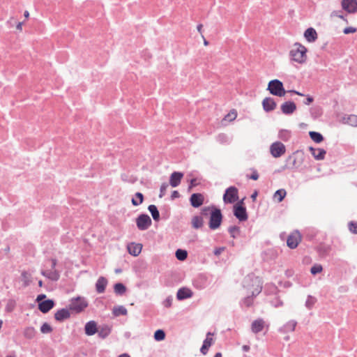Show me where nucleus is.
Here are the masks:
<instances>
[{
	"label": "nucleus",
	"mask_w": 357,
	"mask_h": 357,
	"mask_svg": "<svg viewBox=\"0 0 357 357\" xmlns=\"http://www.w3.org/2000/svg\"><path fill=\"white\" fill-rule=\"evenodd\" d=\"M305 158V153L302 150H297L286 159V164L282 167L285 169H294L299 168L303 163Z\"/></svg>",
	"instance_id": "nucleus-1"
},
{
	"label": "nucleus",
	"mask_w": 357,
	"mask_h": 357,
	"mask_svg": "<svg viewBox=\"0 0 357 357\" xmlns=\"http://www.w3.org/2000/svg\"><path fill=\"white\" fill-rule=\"evenodd\" d=\"M294 48L289 51L290 59L298 63H304L307 61V48L299 43H295Z\"/></svg>",
	"instance_id": "nucleus-2"
},
{
	"label": "nucleus",
	"mask_w": 357,
	"mask_h": 357,
	"mask_svg": "<svg viewBox=\"0 0 357 357\" xmlns=\"http://www.w3.org/2000/svg\"><path fill=\"white\" fill-rule=\"evenodd\" d=\"M223 215L220 208L215 206H211L210 218L208 221V227L211 230L218 229L222 222Z\"/></svg>",
	"instance_id": "nucleus-3"
},
{
	"label": "nucleus",
	"mask_w": 357,
	"mask_h": 357,
	"mask_svg": "<svg viewBox=\"0 0 357 357\" xmlns=\"http://www.w3.org/2000/svg\"><path fill=\"white\" fill-rule=\"evenodd\" d=\"M267 91L271 95L278 97L284 96L287 93L282 82L278 79H272L268 82Z\"/></svg>",
	"instance_id": "nucleus-4"
},
{
	"label": "nucleus",
	"mask_w": 357,
	"mask_h": 357,
	"mask_svg": "<svg viewBox=\"0 0 357 357\" xmlns=\"http://www.w3.org/2000/svg\"><path fill=\"white\" fill-rule=\"evenodd\" d=\"M233 213L240 222H245L248 219V215L246 207L243 203V199L238 201L234 205Z\"/></svg>",
	"instance_id": "nucleus-5"
},
{
	"label": "nucleus",
	"mask_w": 357,
	"mask_h": 357,
	"mask_svg": "<svg viewBox=\"0 0 357 357\" xmlns=\"http://www.w3.org/2000/svg\"><path fill=\"white\" fill-rule=\"evenodd\" d=\"M254 282L257 284V288H254L251 295L245 297L241 302V304H243L247 307H250L252 305L254 298L257 297L262 290V282L260 280L257 278H255Z\"/></svg>",
	"instance_id": "nucleus-6"
},
{
	"label": "nucleus",
	"mask_w": 357,
	"mask_h": 357,
	"mask_svg": "<svg viewBox=\"0 0 357 357\" xmlns=\"http://www.w3.org/2000/svg\"><path fill=\"white\" fill-rule=\"evenodd\" d=\"M87 306V301L80 296L72 298L71 303L68 305L69 309L72 311H75L76 313L83 312Z\"/></svg>",
	"instance_id": "nucleus-7"
},
{
	"label": "nucleus",
	"mask_w": 357,
	"mask_h": 357,
	"mask_svg": "<svg viewBox=\"0 0 357 357\" xmlns=\"http://www.w3.org/2000/svg\"><path fill=\"white\" fill-rule=\"evenodd\" d=\"M223 202L225 204H234L238 200V190L236 186L227 188L223 195Z\"/></svg>",
	"instance_id": "nucleus-8"
},
{
	"label": "nucleus",
	"mask_w": 357,
	"mask_h": 357,
	"mask_svg": "<svg viewBox=\"0 0 357 357\" xmlns=\"http://www.w3.org/2000/svg\"><path fill=\"white\" fill-rule=\"evenodd\" d=\"M210 284L208 276L205 273H199L192 280V285L197 289H204Z\"/></svg>",
	"instance_id": "nucleus-9"
},
{
	"label": "nucleus",
	"mask_w": 357,
	"mask_h": 357,
	"mask_svg": "<svg viewBox=\"0 0 357 357\" xmlns=\"http://www.w3.org/2000/svg\"><path fill=\"white\" fill-rule=\"evenodd\" d=\"M152 224V220L146 213H141L136 218V225L139 230L144 231L149 229Z\"/></svg>",
	"instance_id": "nucleus-10"
},
{
	"label": "nucleus",
	"mask_w": 357,
	"mask_h": 357,
	"mask_svg": "<svg viewBox=\"0 0 357 357\" xmlns=\"http://www.w3.org/2000/svg\"><path fill=\"white\" fill-rule=\"evenodd\" d=\"M301 241V235L298 230L291 233L287 239V245L291 249H295Z\"/></svg>",
	"instance_id": "nucleus-11"
},
{
	"label": "nucleus",
	"mask_w": 357,
	"mask_h": 357,
	"mask_svg": "<svg viewBox=\"0 0 357 357\" xmlns=\"http://www.w3.org/2000/svg\"><path fill=\"white\" fill-rule=\"evenodd\" d=\"M285 151V146L280 142H275L270 146V152L274 158H280Z\"/></svg>",
	"instance_id": "nucleus-12"
},
{
	"label": "nucleus",
	"mask_w": 357,
	"mask_h": 357,
	"mask_svg": "<svg viewBox=\"0 0 357 357\" xmlns=\"http://www.w3.org/2000/svg\"><path fill=\"white\" fill-rule=\"evenodd\" d=\"M341 6L342 9L348 13H357V0H342Z\"/></svg>",
	"instance_id": "nucleus-13"
},
{
	"label": "nucleus",
	"mask_w": 357,
	"mask_h": 357,
	"mask_svg": "<svg viewBox=\"0 0 357 357\" xmlns=\"http://www.w3.org/2000/svg\"><path fill=\"white\" fill-rule=\"evenodd\" d=\"M56 303L53 299H46L38 304V309L43 314L48 313Z\"/></svg>",
	"instance_id": "nucleus-14"
},
{
	"label": "nucleus",
	"mask_w": 357,
	"mask_h": 357,
	"mask_svg": "<svg viewBox=\"0 0 357 357\" xmlns=\"http://www.w3.org/2000/svg\"><path fill=\"white\" fill-rule=\"evenodd\" d=\"M190 205L194 208H199L204 202V196L199 192L192 193L189 199Z\"/></svg>",
	"instance_id": "nucleus-15"
},
{
	"label": "nucleus",
	"mask_w": 357,
	"mask_h": 357,
	"mask_svg": "<svg viewBox=\"0 0 357 357\" xmlns=\"http://www.w3.org/2000/svg\"><path fill=\"white\" fill-rule=\"evenodd\" d=\"M69 307L61 308L54 313V319L58 322H63L65 320L70 317V312Z\"/></svg>",
	"instance_id": "nucleus-16"
},
{
	"label": "nucleus",
	"mask_w": 357,
	"mask_h": 357,
	"mask_svg": "<svg viewBox=\"0 0 357 357\" xmlns=\"http://www.w3.org/2000/svg\"><path fill=\"white\" fill-rule=\"evenodd\" d=\"M212 335H213V333L211 332L206 333V337L203 341L202 346L200 348V352L203 355H206L208 353L209 348L214 343V340L211 337Z\"/></svg>",
	"instance_id": "nucleus-17"
},
{
	"label": "nucleus",
	"mask_w": 357,
	"mask_h": 357,
	"mask_svg": "<svg viewBox=\"0 0 357 357\" xmlns=\"http://www.w3.org/2000/svg\"><path fill=\"white\" fill-rule=\"evenodd\" d=\"M192 296L193 292L190 289L183 287L178 289L176 293V299L178 301H183L192 297Z\"/></svg>",
	"instance_id": "nucleus-18"
},
{
	"label": "nucleus",
	"mask_w": 357,
	"mask_h": 357,
	"mask_svg": "<svg viewBox=\"0 0 357 357\" xmlns=\"http://www.w3.org/2000/svg\"><path fill=\"white\" fill-rule=\"evenodd\" d=\"M282 112L285 115H290L296 110V105L293 101H286L281 105Z\"/></svg>",
	"instance_id": "nucleus-19"
},
{
	"label": "nucleus",
	"mask_w": 357,
	"mask_h": 357,
	"mask_svg": "<svg viewBox=\"0 0 357 357\" xmlns=\"http://www.w3.org/2000/svg\"><path fill=\"white\" fill-rule=\"evenodd\" d=\"M98 324L96 321L91 320L84 326V333L88 336H92L98 333Z\"/></svg>",
	"instance_id": "nucleus-20"
},
{
	"label": "nucleus",
	"mask_w": 357,
	"mask_h": 357,
	"mask_svg": "<svg viewBox=\"0 0 357 357\" xmlns=\"http://www.w3.org/2000/svg\"><path fill=\"white\" fill-rule=\"evenodd\" d=\"M262 107H263V109L266 112H270L273 111L276 108L277 104L273 98L266 97L262 100Z\"/></svg>",
	"instance_id": "nucleus-21"
},
{
	"label": "nucleus",
	"mask_w": 357,
	"mask_h": 357,
	"mask_svg": "<svg viewBox=\"0 0 357 357\" xmlns=\"http://www.w3.org/2000/svg\"><path fill=\"white\" fill-rule=\"evenodd\" d=\"M142 245L141 243H130L127 245L128 253L133 256L137 257L142 252Z\"/></svg>",
	"instance_id": "nucleus-22"
},
{
	"label": "nucleus",
	"mask_w": 357,
	"mask_h": 357,
	"mask_svg": "<svg viewBox=\"0 0 357 357\" xmlns=\"http://www.w3.org/2000/svg\"><path fill=\"white\" fill-rule=\"evenodd\" d=\"M183 173L181 172H174L169 177V184L172 187L176 188L181 183L183 177Z\"/></svg>",
	"instance_id": "nucleus-23"
},
{
	"label": "nucleus",
	"mask_w": 357,
	"mask_h": 357,
	"mask_svg": "<svg viewBox=\"0 0 357 357\" xmlns=\"http://www.w3.org/2000/svg\"><path fill=\"white\" fill-rule=\"evenodd\" d=\"M107 279L103 276L98 278L96 283V291L98 294L104 293L107 285Z\"/></svg>",
	"instance_id": "nucleus-24"
},
{
	"label": "nucleus",
	"mask_w": 357,
	"mask_h": 357,
	"mask_svg": "<svg viewBox=\"0 0 357 357\" xmlns=\"http://www.w3.org/2000/svg\"><path fill=\"white\" fill-rule=\"evenodd\" d=\"M112 327L107 324H104L98 327V335L101 339L107 338L112 332Z\"/></svg>",
	"instance_id": "nucleus-25"
},
{
	"label": "nucleus",
	"mask_w": 357,
	"mask_h": 357,
	"mask_svg": "<svg viewBox=\"0 0 357 357\" xmlns=\"http://www.w3.org/2000/svg\"><path fill=\"white\" fill-rule=\"evenodd\" d=\"M304 37L307 42L313 43L317 39L318 35L314 28L309 27L305 31Z\"/></svg>",
	"instance_id": "nucleus-26"
},
{
	"label": "nucleus",
	"mask_w": 357,
	"mask_h": 357,
	"mask_svg": "<svg viewBox=\"0 0 357 357\" xmlns=\"http://www.w3.org/2000/svg\"><path fill=\"white\" fill-rule=\"evenodd\" d=\"M280 289L273 282L267 283L264 287V294L266 295H277Z\"/></svg>",
	"instance_id": "nucleus-27"
},
{
	"label": "nucleus",
	"mask_w": 357,
	"mask_h": 357,
	"mask_svg": "<svg viewBox=\"0 0 357 357\" xmlns=\"http://www.w3.org/2000/svg\"><path fill=\"white\" fill-rule=\"evenodd\" d=\"M264 321L262 319L255 320L251 325V329L254 333H259L264 329Z\"/></svg>",
	"instance_id": "nucleus-28"
},
{
	"label": "nucleus",
	"mask_w": 357,
	"mask_h": 357,
	"mask_svg": "<svg viewBox=\"0 0 357 357\" xmlns=\"http://www.w3.org/2000/svg\"><path fill=\"white\" fill-rule=\"evenodd\" d=\"M31 273L26 271H23L21 273V280L23 282V287L29 286L31 283Z\"/></svg>",
	"instance_id": "nucleus-29"
},
{
	"label": "nucleus",
	"mask_w": 357,
	"mask_h": 357,
	"mask_svg": "<svg viewBox=\"0 0 357 357\" xmlns=\"http://www.w3.org/2000/svg\"><path fill=\"white\" fill-rule=\"evenodd\" d=\"M297 322L295 320H290L280 328V331L283 333L293 332L294 331Z\"/></svg>",
	"instance_id": "nucleus-30"
},
{
	"label": "nucleus",
	"mask_w": 357,
	"mask_h": 357,
	"mask_svg": "<svg viewBox=\"0 0 357 357\" xmlns=\"http://www.w3.org/2000/svg\"><path fill=\"white\" fill-rule=\"evenodd\" d=\"M127 291L126 286L122 282H116L114 284V291L117 296L123 295Z\"/></svg>",
	"instance_id": "nucleus-31"
},
{
	"label": "nucleus",
	"mask_w": 357,
	"mask_h": 357,
	"mask_svg": "<svg viewBox=\"0 0 357 357\" xmlns=\"http://www.w3.org/2000/svg\"><path fill=\"white\" fill-rule=\"evenodd\" d=\"M148 210L150 212L154 221L158 222L160 220V212L155 205H154V204L149 205L148 206Z\"/></svg>",
	"instance_id": "nucleus-32"
},
{
	"label": "nucleus",
	"mask_w": 357,
	"mask_h": 357,
	"mask_svg": "<svg viewBox=\"0 0 357 357\" xmlns=\"http://www.w3.org/2000/svg\"><path fill=\"white\" fill-rule=\"evenodd\" d=\"M144 200V195L140 192H137L132 197L131 203L134 206H137L143 203Z\"/></svg>",
	"instance_id": "nucleus-33"
},
{
	"label": "nucleus",
	"mask_w": 357,
	"mask_h": 357,
	"mask_svg": "<svg viewBox=\"0 0 357 357\" xmlns=\"http://www.w3.org/2000/svg\"><path fill=\"white\" fill-rule=\"evenodd\" d=\"M309 136L311 138V139L317 144L322 142L324 139L323 135L316 131H310Z\"/></svg>",
	"instance_id": "nucleus-34"
},
{
	"label": "nucleus",
	"mask_w": 357,
	"mask_h": 357,
	"mask_svg": "<svg viewBox=\"0 0 357 357\" xmlns=\"http://www.w3.org/2000/svg\"><path fill=\"white\" fill-rule=\"evenodd\" d=\"M192 227L195 229H199L203 227V218L199 215H195L192 218Z\"/></svg>",
	"instance_id": "nucleus-35"
},
{
	"label": "nucleus",
	"mask_w": 357,
	"mask_h": 357,
	"mask_svg": "<svg viewBox=\"0 0 357 357\" xmlns=\"http://www.w3.org/2000/svg\"><path fill=\"white\" fill-rule=\"evenodd\" d=\"M344 123H347L351 126H357V115L350 114L343 118Z\"/></svg>",
	"instance_id": "nucleus-36"
},
{
	"label": "nucleus",
	"mask_w": 357,
	"mask_h": 357,
	"mask_svg": "<svg viewBox=\"0 0 357 357\" xmlns=\"http://www.w3.org/2000/svg\"><path fill=\"white\" fill-rule=\"evenodd\" d=\"M112 314L114 317H119L120 315H126L128 314L127 309L123 305L114 307Z\"/></svg>",
	"instance_id": "nucleus-37"
},
{
	"label": "nucleus",
	"mask_w": 357,
	"mask_h": 357,
	"mask_svg": "<svg viewBox=\"0 0 357 357\" xmlns=\"http://www.w3.org/2000/svg\"><path fill=\"white\" fill-rule=\"evenodd\" d=\"M317 250L319 255L321 257H326L329 255L331 250V247L326 245H320L317 248Z\"/></svg>",
	"instance_id": "nucleus-38"
},
{
	"label": "nucleus",
	"mask_w": 357,
	"mask_h": 357,
	"mask_svg": "<svg viewBox=\"0 0 357 357\" xmlns=\"http://www.w3.org/2000/svg\"><path fill=\"white\" fill-rule=\"evenodd\" d=\"M36 331L32 326H29V327L25 328V329L24 330V332H23V335H24V337L26 339H29V340L33 339L36 336Z\"/></svg>",
	"instance_id": "nucleus-39"
},
{
	"label": "nucleus",
	"mask_w": 357,
	"mask_h": 357,
	"mask_svg": "<svg viewBox=\"0 0 357 357\" xmlns=\"http://www.w3.org/2000/svg\"><path fill=\"white\" fill-rule=\"evenodd\" d=\"M228 232L233 238H236L240 236L241 229L238 226L233 225L228 228Z\"/></svg>",
	"instance_id": "nucleus-40"
},
{
	"label": "nucleus",
	"mask_w": 357,
	"mask_h": 357,
	"mask_svg": "<svg viewBox=\"0 0 357 357\" xmlns=\"http://www.w3.org/2000/svg\"><path fill=\"white\" fill-rule=\"evenodd\" d=\"M166 334L164 330L158 329L154 332L153 337L157 342L162 341L165 339Z\"/></svg>",
	"instance_id": "nucleus-41"
},
{
	"label": "nucleus",
	"mask_w": 357,
	"mask_h": 357,
	"mask_svg": "<svg viewBox=\"0 0 357 357\" xmlns=\"http://www.w3.org/2000/svg\"><path fill=\"white\" fill-rule=\"evenodd\" d=\"M287 192L284 189H279L274 193L273 197L278 200V202H281L285 197Z\"/></svg>",
	"instance_id": "nucleus-42"
},
{
	"label": "nucleus",
	"mask_w": 357,
	"mask_h": 357,
	"mask_svg": "<svg viewBox=\"0 0 357 357\" xmlns=\"http://www.w3.org/2000/svg\"><path fill=\"white\" fill-rule=\"evenodd\" d=\"M175 256L178 260L184 261L188 257V252L185 250L177 249L175 252Z\"/></svg>",
	"instance_id": "nucleus-43"
},
{
	"label": "nucleus",
	"mask_w": 357,
	"mask_h": 357,
	"mask_svg": "<svg viewBox=\"0 0 357 357\" xmlns=\"http://www.w3.org/2000/svg\"><path fill=\"white\" fill-rule=\"evenodd\" d=\"M317 298L314 296L308 295L305 301V305L308 310H311L317 302Z\"/></svg>",
	"instance_id": "nucleus-44"
},
{
	"label": "nucleus",
	"mask_w": 357,
	"mask_h": 357,
	"mask_svg": "<svg viewBox=\"0 0 357 357\" xmlns=\"http://www.w3.org/2000/svg\"><path fill=\"white\" fill-rule=\"evenodd\" d=\"M326 154V151L325 149L319 148L317 149L316 153L314 154V158L317 160H321L324 159Z\"/></svg>",
	"instance_id": "nucleus-45"
},
{
	"label": "nucleus",
	"mask_w": 357,
	"mask_h": 357,
	"mask_svg": "<svg viewBox=\"0 0 357 357\" xmlns=\"http://www.w3.org/2000/svg\"><path fill=\"white\" fill-rule=\"evenodd\" d=\"M279 138L282 140L287 142L289 139L291 137V132L287 130H281L279 132Z\"/></svg>",
	"instance_id": "nucleus-46"
},
{
	"label": "nucleus",
	"mask_w": 357,
	"mask_h": 357,
	"mask_svg": "<svg viewBox=\"0 0 357 357\" xmlns=\"http://www.w3.org/2000/svg\"><path fill=\"white\" fill-rule=\"evenodd\" d=\"M323 271V267L321 264H315L310 268V273L313 275H316L318 273H321Z\"/></svg>",
	"instance_id": "nucleus-47"
},
{
	"label": "nucleus",
	"mask_w": 357,
	"mask_h": 357,
	"mask_svg": "<svg viewBox=\"0 0 357 357\" xmlns=\"http://www.w3.org/2000/svg\"><path fill=\"white\" fill-rule=\"evenodd\" d=\"M52 327L47 322H44L40 326V332L44 334H47L52 332Z\"/></svg>",
	"instance_id": "nucleus-48"
},
{
	"label": "nucleus",
	"mask_w": 357,
	"mask_h": 357,
	"mask_svg": "<svg viewBox=\"0 0 357 357\" xmlns=\"http://www.w3.org/2000/svg\"><path fill=\"white\" fill-rule=\"evenodd\" d=\"M162 211V218L164 220H167L170 215V207L169 206H164L161 208Z\"/></svg>",
	"instance_id": "nucleus-49"
},
{
	"label": "nucleus",
	"mask_w": 357,
	"mask_h": 357,
	"mask_svg": "<svg viewBox=\"0 0 357 357\" xmlns=\"http://www.w3.org/2000/svg\"><path fill=\"white\" fill-rule=\"evenodd\" d=\"M348 229L351 234H357V221L349 222Z\"/></svg>",
	"instance_id": "nucleus-50"
},
{
	"label": "nucleus",
	"mask_w": 357,
	"mask_h": 357,
	"mask_svg": "<svg viewBox=\"0 0 357 357\" xmlns=\"http://www.w3.org/2000/svg\"><path fill=\"white\" fill-rule=\"evenodd\" d=\"M251 172H252V174H248L246 176L249 179H251V180H253V181H257L259 179V173L257 172V170L255 168H251L250 169Z\"/></svg>",
	"instance_id": "nucleus-51"
},
{
	"label": "nucleus",
	"mask_w": 357,
	"mask_h": 357,
	"mask_svg": "<svg viewBox=\"0 0 357 357\" xmlns=\"http://www.w3.org/2000/svg\"><path fill=\"white\" fill-rule=\"evenodd\" d=\"M271 305L275 307H279L283 306V302L279 296H276L271 301Z\"/></svg>",
	"instance_id": "nucleus-52"
},
{
	"label": "nucleus",
	"mask_w": 357,
	"mask_h": 357,
	"mask_svg": "<svg viewBox=\"0 0 357 357\" xmlns=\"http://www.w3.org/2000/svg\"><path fill=\"white\" fill-rule=\"evenodd\" d=\"M42 274L46 276L45 272H42ZM48 278L52 280V281H57L59 279V274L57 271H54V272H51L49 275H47Z\"/></svg>",
	"instance_id": "nucleus-53"
},
{
	"label": "nucleus",
	"mask_w": 357,
	"mask_h": 357,
	"mask_svg": "<svg viewBox=\"0 0 357 357\" xmlns=\"http://www.w3.org/2000/svg\"><path fill=\"white\" fill-rule=\"evenodd\" d=\"M257 278L260 280V281L263 283L261 278L259 276H256L254 274H250L248 275L245 280H248L251 282V286L255 288H257V284L254 282V278Z\"/></svg>",
	"instance_id": "nucleus-54"
},
{
	"label": "nucleus",
	"mask_w": 357,
	"mask_h": 357,
	"mask_svg": "<svg viewBox=\"0 0 357 357\" xmlns=\"http://www.w3.org/2000/svg\"><path fill=\"white\" fill-rule=\"evenodd\" d=\"M331 17H337L342 20H343L344 21H345L347 23H348V20L345 17L344 15H343L342 14H341V11L340 10H333L332 13H331Z\"/></svg>",
	"instance_id": "nucleus-55"
},
{
	"label": "nucleus",
	"mask_w": 357,
	"mask_h": 357,
	"mask_svg": "<svg viewBox=\"0 0 357 357\" xmlns=\"http://www.w3.org/2000/svg\"><path fill=\"white\" fill-rule=\"evenodd\" d=\"M172 301H173L172 296H169L167 297V298L165 300L163 301L162 305L165 307H167V308L171 307L172 305Z\"/></svg>",
	"instance_id": "nucleus-56"
},
{
	"label": "nucleus",
	"mask_w": 357,
	"mask_h": 357,
	"mask_svg": "<svg viewBox=\"0 0 357 357\" xmlns=\"http://www.w3.org/2000/svg\"><path fill=\"white\" fill-rule=\"evenodd\" d=\"M168 186H169V184L167 183H162V185H160V194H159L160 198H162V197L165 196Z\"/></svg>",
	"instance_id": "nucleus-57"
},
{
	"label": "nucleus",
	"mask_w": 357,
	"mask_h": 357,
	"mask_svg": "<svg viewBox=\"0 0 357 357\" xmlns=\"http://www.w3.org/2000/svg\"><path fill=\"white\" fill-rule=\"evenodd\" d=\"M357 31V29L353 26H348L344 29L343 33L344 34L354 33Z\"/></svg>",
	"instance_id": "nucleus-58"
},
{
	"label": "nucleus",
	"mask_w": 357,
	"mask_h": 357,
	"mask_svg": "<svg viewBox=\"0 0 357 357\" xmlns=\"http://www.w3.org/2000/svg\"><path fill=\"white\" fill-rule=\"evenodd\" d=\"M15 307V301H9L8 304L6 306V312H12L14 310Z\"/></svg>",
	"instance_id": "nucleus-59"
},
{
	"label": "nucleus",
	"mask_w": 357,
	"mask_h": 357,
	"mask_svg": "<svg viewBox=\"0 0 357 357\" xmlns=\"http://www.w3.org/2000/svg\"><path fill=\"white\" fill-rule=\"evenodd\" d=\"M311 114L312 116H320L321 115V112L320 111V109L318 107L311 108Z\"/></svg>",
	"instance_id": "nucleus-60"
},
{
	"label": "nucleus",
	"mask_w": 357,
	"mask_h": 357,
	"mask_svg": "<svg viewBox=\"0 0 357 357\" xmlns=\"http://www.w3.org/2000/svg\"><path fill=\"white\" fill-rule=\"evenodd\" d=\"M198 185V183H197V179L196 178H191L190 180V184L188 185V192H190L192 188L197 186Z\"/></svg>",
	"instance_id": "nucleus-61"
},
{
	"label": "nucleus",
	"mask_w": 357,
	"mask_h": 357,
	"mask_svg": "<svg viewBox=\"0 0 357 357\" xmlns=\"http://www.w3.org/2000/svg\"><path fill=\"white\" fill-rule=\"evenodd\" d=\"M211 210V206H205L202 208L201 210V214L202 215L206 216L208 215V213H210Z\"/></svg>",
	"instance_id": "nucleus-62"
},
{
	"label": "nucleus",
	"mask_w": 357,
	"mask_h": 357,
	"mask_svg": "<svg viewBox=\"0 0 357 357\" xmlns=\"http://www.w3.org/2000/svg\"><path fill=\"white\" fill-rule=\"evenodd\" d=\"M225 249V247L215 248L213 250V254L215 256H219Z\"/></svg>",
	"instance_id": "nucleus-63"
},
{
	"label": "nucleus",
	"mask_w": 357,
	"mask_h": 357,
	"mask_svg": "<svg viewBox=\"0 0 357 357\" xmlns=\"http://www.w3.org/2000/svg\"><path fill=\"white\" fill-rule=\"evenodd\" d=\"M314 101V98L312 96H310V95H307L306 96V98L305 100L303 101V103L305 105H310L312 102Z\"/></svg>",
	"instance_id": "nucleus-64"
}]
</instances>
